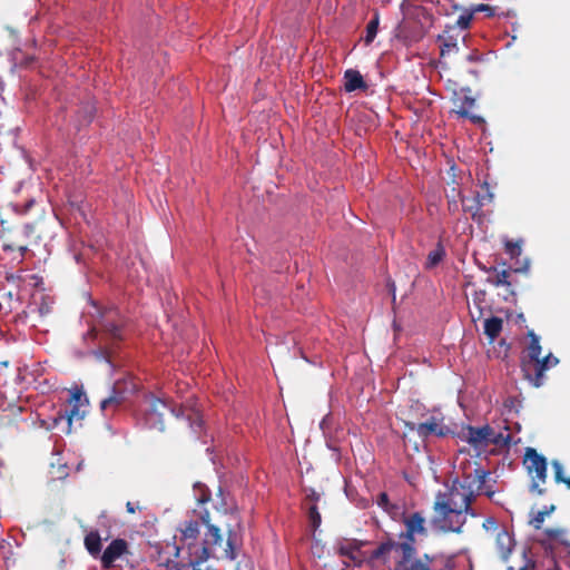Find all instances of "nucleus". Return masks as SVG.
<instances>
[{
	"label": "nucleus",
	"instance_id": "f8f14e48",
	"mask_svg": "<svg viewBox=\"0 0 570 570\" xmlns=\"http://www.w3.org/2000/svg\"><path fill=\"white\" fill-rule=\"evenodd\" d=\"M124 325L125 318L116 307H110L100 315L99 326L108 332L114 338L120 340L122 337Z\"/></svg>",
	"mask_w": 570,
	"mask_h": 570
},
{
	"label": "nucleus",
	"instance_id": "4468645a",
	"mask_svg": "<svg viewBox=\"0 0 570 570\" xmlns=\"http://www.w3.org/2000/svg\"><path fill=\"white\" fill-rule=\"evenodd\" d=\"M478 183L471 188V199L475 202V210L473 212V207H468L466 210L472 212V216L475 217L476 212L487 204H490L493 200V193L491 191V187L488 180H476Z\"/></svg>",
	"mask_w": 570,
	"mask_h": 570
},
{
	"label": "nucleus",
	"instance_id": "9d476101",
	"mask_svg": "<svg viewBox=\"0 0 570 570\" xmlns=\"http://www.w3.org/2000/svg\"><path fill=\"white\" fill-rule=\"evenodd\" d=\"M488 475L489 471L478 466L474 469L473 473H464L461 481L455 480L454 482H456V485L464 492H472V499L474 500L483 489Z\"/></svg>",
	"mask_w": 570,
	"mask_h": 570
},
{
	"label": "nucleus",
	"instance_id": "20e7f679",
	"mask_svg": "<svg viewBox=\"0 0 570 570\" xmlns=\"http://www.w3.org/2000/svg\"><path fill=\"white\" fill-rule=\"evenodd\" d=\"M137 391V384L131 379L117 380L109 396L100 401V409L105 415L117 411Z\"/></svg>",
	"mask_w": 570,
	"mask_h": 570
},
{
	"label": "nucleus",
	"instance_id": "a878e982",
	"mask_svg": "<svg viewBox=\"0 0 570 570\" xmlns=\"http://www.w3.org/2000/svg\"><path fill=\"white\" fill-rule=\"evenodd\" d=\"M511 436L509 433L497 432L493 428H491V436L489 438V445L493 444L495 446H508L510 444Z\"/></svg>",
	"mask_w": 570,
	"mask_h": 570
},
{
	"label": "nucleus",
	"instance_id": "de8ad7c7",
	"mask_svg": "<svg viewBox=\"0 0 570 570\" xmlns=\"http://www.w3.org/2000/svg\"><path fill=\"white\" fill-rule=\"evenodd\" d=\"M81 397H82V394L80 392L73 394V399L76 401V404L79 405V406L81 405Z\"/></svg>",
	"mask_w": 570,
	"mask_h": 570
},
{
	"label": "nucleus",
	"instance_id": "3c124183",
	"mask_svg": "<svg viewBox=\"0 0 570 570\" xmlns=\"http://www.w3.org/2000/svg\"><path fill=\"white\" fill-rule=\"evenodd\" d=\"M461 199H462L463 205L466 206L465 204L470 199V196L462 195Z\"/></svg>",
	"mask_w": 570,
	"mask_h": 570
},
{
	"label": "nucleus",
	"instance_id": "aec40b11",
	"mask_svg": "<svg viewBox=\"0 0 570 570\" xmlns=\"http://www.w3.org/2000/svg\"><path fill=\"white\" fill-rule=\"evenodd\" d=\"M85 416V412L80 411V406L75 404L69 412H66L65 414H59L57 417L53 419L52 424L48 426V429L56 428L59 423L67 421L68 429L67 432H70V425L73 420H82Z\"/></svg>",
	"mask_w": 570,
	"mask_h": 570
},
{
	"label": "nucleus",
	"instance_id": "72a5a7b5",
	"mask_svg": "<svg viewBox=\"0 0 570 570\" xmlns=\"http://www.w3.org/2000/svg\"><path fill=\"white\" fill-rule=\"evenodd\" d=\"M187 420L189 422V426L194 432H197L203 426V420L197 411H193L190 414H188Z\"/></svg>",
	"mask_w": 570,
	"mask_h": 570
},
{
	"label": "nucleus",
	"instance_id": "9b49d317",
	"mask_svg": "<svg viewBox=\"0 0 570 570\" xmlns=\"http://www.w3.org/2000/svg\"><path fill=\"white\" fill-rule=\"evenodd\" d=\"M403 522L406 530L400 533L401 543H411L415 547V535L426 533L425 519L420 512H414L405 517Z\"/></svg>",
	"mask_w": 570,
	"mask_h": 570
},
{
	"label": "nucleus",
	"instance_id": "bb28decb",
	"mask_svg": "<svg viewBox=\"0 0 570 570\" xmlns=\"http://www.w3.org/2000/svg\"><path fill=\"white\" fill-rule=\"evenodd\" d=\"M379 22H380L379 13H375L373 19H371V21L366 26V35L364 38V41L366 45L372 43L373 40L375 39V37L377 35V30H379Z\"/></svg>",
	"mask_w": 570,
	"mask_h": 570
},
{
	"label": "nucleus",
	"instance_id": "2eb2a0df",
	"mask_svg": "<svg viewBox=\"0 0 570 570\" xmlns=\"http://www.w3.org/2000/svg\"><path fill=\"white\" fill-rule=\"evenodd\" d=\"M127 551V542L124 539L112 540L102 552L100 560L104 569H110L114 563Z\"/></svg>",
	"mask_w": 570,
	"mask_h": 570
},
{
	"label": "nucleus",
	"instance_id": "a18cd8bd",
	"mask_svg": "<svg viewBox=\"0 0 570 570\" xmlns=\"http://www.w3.org/2000/svg\"><path fill=\"white\" fill-rule=\"evenodd\" d=\"M466 60H468L469 62H475V61H479V60H480V58H479V56H476L475 53H470V55L466 57Z\"/></svg>",
	"mask_w": 570,
	"mask_h": 570
},
{
	"label": "nucleus",
	"instance_id": "603ef678",
	"mask_svg": "<svg viewBox=\"0 0 570 570\" xmlns=\"http://www.w3.org/2000/svg\"><path fill=\"white\" fill-rule=\"evenodd\" d=\"M485 494L489 497V498H492V495L494 494L493 491H487Z\"/></svg>",
	"mask_w": 570,
	"mask_h": 570
},
{
	"label": "nucleus",
	"instance_id": "6e6552de",
	"mask_svg": "<svg viewBox=\"0 0 570 570\" xmlns=\"http://www.w3.org/2000/svg\"><path fill=\"white\" fill-rule=\"evenodd\" d=\"M367 541L357 539H338L335 543L336 551L342 556L348 558L355 566H361L365 562V550L363 547Z\"/></svg>",
	"mask_w": 570,
	"mask_h": 570
},
{
	"label": "nucleus",
	"instance_id": "79ce46f5",
	"mask_svg": "<svg viewBox=\"0 0 570 570\" xmlns=\"http://www.w3.org/2000/svg\"><path fill=\"white\" fill-rule=\"evenodd\" d=\"M478 11H487L489 12L490 14H492V8L488 4H479Z\"/></svg>",
	"mask_w": 570,
	"mask_h": 570
},
{
	"label": "nucleus",
	"instance_id": "49530a36",
	"mask_svg": "<svg viewBox=\"0 0 570 570\" xmlns=\"http://www.w3.org/2000/svg\"><path fill=\"white\" fill-rule=\"evenodd\" d=\"M463 105H466L469 108H471L474 105V99L470 98V97H465L464 101H463Z\"/></svg>",
	"mask_w": 570,
	"mask_h": 570
},
{
	"label": "nucleus",
	"instance_id": "6ab92c4d",
	"mask_svg": "<svg viewBox=\"0 0 570 570\" xmlns=\"http://www.w3.org/2000/svg\"><path fill=\"white\" fill-rule=\"evenodd\" d=\"M503 328V321L501 317L491 316L484 321L483 331L490 343H493Z\"/></svg>",
	"mask_w": 570,
	"mask_h": 570
},
{
	"label": "nucleus",
	"instance_id": "39448f33",
	"mask_svg": "<svg viewBox=\"0 0 570 570\" xmlns=\"http://www.w3.org/2000/svg\"><path fill=\"white\" fill-rule=\"evenodd\" d=\"M148 407L144 414V424L149 429L158 431L164 430V414L166 411H170L176 417L185 416L183 409H175L169 406L164 400L158 399L154 395L147 399Z\"/></svg>",
	"mask_w": 570,
	"mask_h": 570
},
{
	"label": "nucleus",
	"instance_id": "7c9ffc66",
	"mask_svg": "<svg viewBox=\"0 0 570 570\" xmlns=\"http://www.w3.org/2000/svg\"><path fill=\"white\" fill-rule=\"evenodd\" d=\"M544 533L557 541H559L561 544L569 546L570 542L564 539V535L567 534V531L563 529H546Z\"/></svg>",
	"mask_w": 570,
	"mask_h": 570
},
{
	"label": "nucleus",
	"instance_id": "412c9836",
	"mask_svg": "<svg viewBox=\"0 0 570 570\" xmlns=\"http://www.w3.org/2000/svg\"><path fill=\"white\" fill-rule=\"evenodd\" d=\"M376 504L385 511L392 519H396L400 514V507L391 503L389 495L385 492H381L376 498Z\"/></svg>",
	"mask_w": 570,
	"mask_h": 570
},
{
	"label": "nucleus",
	"instance_id": "7ed1b4c3",
	"mask_svg": "<svg viewBox=\"0 0 570 570\" xmlns=\"http://www.w3.org/2000/svg\"><path fill=\"white\" fill-rule=\"evenodd\" d=\"M399 548L400 557L395 562L394 570H443V567L449 563L443 557L428 553L417 558L416 548L411 543H402Z\"/></svg>",
	"mask_w": 570,
	"mask_h": 570
},
{
	"label": "nucleus",
	"instance_id": "473e14b6",
	"mask_svg": "<svg viewBox=\"0 0 570 570\" xmlns=\"http://www.w3.org/2000/svg\"><path fill=\"white\" fill-rule=\"evenodd\" d=\"M510 274L508 271L503 269L501 272H498L495 276L492 278L491 283L495 286H509Z\"/></svg>",
	"mask_w": 570,
	"mask_h": 570
},
{
	"label": "nucleus",
	"instance_id": "ea45409f",
	"mask_svg": "<svg viewBox=\"0 0 570 570\" xmlns=\"http://www.w3.org/2000/svg\"><path fill=\"white\" fill-rule=\"evenodd\" d=\"M459 114L463 117H470L473 122L482 121V118L480 116H470L468 110L461 109Z\"/></svg>",
	"mask_w": 570,
	"mask_h": 570
},
{
	"label": "nucleus",
	"instance_id": "e433bc0d",
	"mask_svg": "<svg viewBox=\"0 0 570 570\" xmlns=\"http://www.w3.org/2000/svg\"><path fill=\"white\" fill-rule=\"evenodd\" d=\"M471 20H472L471 13H463L458 18L456 26L460 29H466L470 26Z\"/></svg>",
	"mask_w": 570,
	"mask_h": 570
},
{
	"label": "nucleus",
	"instance_id": "f257e3e1",
	"mask_svg": "<svg viewBox=\"0 0 570 570\" xmlns=\"http://www.w3.org/2000/svg\"><path fill=\"white\" fill-rule=\"evenodd\" d=\"M202 523L206 527L204 538L198 541L199 522L186 521L181 528V541L188 549L189 563L200 566L210 558L235 560L238 554L242 541L236 531L229 530L225 546L219 528L209 522V513L200 514Z\"/></svg>",
	"mask_w": 570,
	"mask_h": 570
},
{
	"label": "nucleus",
	"instance_id": "5701e85b",
	"mask_svg": "<svg viewBox=\"0 0 570 570\" xmlns=\"http://www.w3.org/2000/svg\"><path fill=\"white\" fill-rule=\"evenodd\" d=\"M446 252L441 242H439L433 250L428 255L425 267L433 268L439 265L445 257Z\"/></svg>",
	"mask_w": 570,
	"mask_h": 570
},
{
	"label": "nucleus",
	"instance_id": "2f4dec72",
	"mask_svg": "<svg viewBox=\"0 0 570 570\" xmlns=\"http://www.w3.org/2000/svg\"><path fill=\"white\" fill-rule=\"evenodd\" d=\"M505 253L511 257H518L521 255V240L513 242V240H505Z\"/></svg>",
	"mask_w": 570,
	"mask_h": 570
},
{
	"label": "nucleus",
	"instance_id": "f3484780",
	"mask_svg": "<svg viewBox=\"0 0 570 570\" xmlns=\"http://www.w3.org/2000/svg\"><path fill=\"white\" fill-rule=\"evenodd\" d=\"M33 305L35 307L31 308V313L36 312L39 316L43 317L52 312L55 299L50 295L40 294L35 297Z\"/></svg>",
	"mask_w": 570,
	"mask_h": 570
},
{
	"label": "nucleus",
	"instance_id": "8fccbe9b",
	"mask_svg": "<svg viewBox=\"0 0 570 570\" xmlns=\"http://www.w3.org/2000/svg\"><path fill=\"white\" fill-rule=\"evenodd\" d=\"M24 187V184L20 181L17 187L14 188V191H20Z\"/></svg>",
	"mask_w": 570,
	"mask_h": 570
},
{
	"label": "nucleus",
	"instance_id": "4be33fe9",
	"mask_svg": "<svg viewBox=\"0 0 570 570\" xmlns=\"http://www.w3.org/2000/svg\"><path fill=\"white\" fill-rule=\"evenodd\" d=\"M528 336L530 338V343L527 347V353L530 362L534 363L540 358L542 350L540 345V338L533 331H529Z\"/></svg>",
	"mask_w": 570,
	"mask_h": 570
},
{
	"label": "nucleus",
	"instance_id": "c03bdc74",
	"mask_svg": "<svg viewBox=\"0 0 570 570\" xmlns=\"http://www.w3.org/2000/svg\"><path fill=\"white\" fill-rule=\"evenodd\" d=\"M126 508L129 513H134L136 511L137 505H135V503L132 502H127Z\"/></svg>",
	"mask_w": 570,
	"mask_h": 570
},
{
	"label": "nucleus",
	"instance_id": "ddd939ff",
	"mask_svg": "<svg viewBox=\"0 0 570 570\" xmlns=\"http://www.w3.org/2000/svg\"><path fill=\"white\" fill-rule=\"evenodd\" d=\"M400 544L402 543L393 540L381 542L379 547L371 552L365 551V562L372 567H374L376 563L387 564L390 562V554L392 551H395L400 554Z\"/></svg>",
	"mask_w": 570,
	"mask_h": 570
},
{
	"label": "nucleus",
	"instance_id": "c85d7f7f",
	"mask_svg": "<svg viewBox=\"0 0 570 570\" xmlns=\"http://www.w3.org/2000/svg\"><path fill=\"white\" fill-rule=\"evenodd\" d=\"M552 468L554 471V480L557 483H566L567 488L570 489V476L566 478L563 475V466L558 460L552 461Z\"/></svg>",
	"mask_w": 570,
	"mask_h": 570
},
{
	"label": "nucleus",
	"instance_id": "c756f323",
	"mask_svg": "<svg viewBox=\"0 0 570 570\" xmlns=\"http://www.w3.org/2000/svg\"><path fill=\"white\" fill-rule=\"evenodd\" d=\"M194 492H195L196 500L199 503H206V502H208L210 500V492H209V490L207 489L206 485H204L202 483H195Z\"/></svg>",
	"mask_w": 570,
	"mask_h": 570
},
{
	"label": "nucleus",
	"instance_id": "cd10ccee",
	"mask_svg": "<svg viewBox=\"0 0 570 570\" xmlns=\"http://www.w3.org/2000/svg\"><path fill=\"white\" fill-rule=\"evenodd\" d=\"M554 511V505L544 507L543 510L538 511L533 518L531 519L530 523L535 528L540 529L542 523L544 522V518L547 515H550Z\"/></svg>",
	"mask_w": 570,
	"mask_h": 570
},
{
	"label": "nucleus",
	"instance_id": "0eeeda50",
	"mask_svg": "<svg viewBox=\"0 0 570 570\" xmlns=\"http://www.w3.org/2000/svg\"><path fill=\"white\" fill-rule=\"evenodd\" d=\"M419 438L426 440L431 436L445 438L452 433L451 429L444 423V416L441 413L432 414L426 421L411 426Z\"/></svg>",
	"mask_w": 570,
	"mask_h": 570
},
{
	"label": "nucleus",
	"instance_id": "a19ab883",
	"mask_svg": "<svg viewBox=\"0 0 570 570\" xmlns=\"http://www.w3.org/2000/svg\"><path fill=\"white\" fill-rule=\"evenodd\" d=\"M36 203V198L35 197H30L27 199L26 204H24V209H23V213L28 212Z\"/></svg>",
	"mask_w": 570,
	"mask_h": 570
},
{
	"label": "nucleus",
	"instance_id": "37998d69",
	"mask_svg": "<svg viewBox=\"0 0 570 570\" xmlns=\"http://www.w3.org/2000/svg\"><path fill=\"white\" fill-rule=\"evenodd\" d=\"M24 234L29 236L31 233H33V226L31 224H27L23 227Z\"/></svg>",
	"mask_w": 570,
	"mask_h": 570
},
{
	"label": "nucleus",
	"instance_id": "09e8293b",
	"mask_svg": "<svg viewBox=\"0 0 570 570\" xmlns=\"http://www.w3.org/2000/svg\"><path fill=\"white\" fill-rule=\"evenodd\" d=\"M19 252H20L21 256H23L28 252V247L27 246H20L19 247Z\"/></svg>",
	"mask_w": 570,
	"mask_h": 570
},
{
	"label": "nucleus",
	"instance_id": "393cba45",
	"mask_svg": "<svg viewBox=\"0 0 570 570\" xmlns=\"http://www.w3.org/2000/svg\"><path fill=\"white\" fill-rule=\"evenodd\" d=\"M85 546L92 557H97L101 552V539L97 532H90L85 538Z\"/></svg>",
	"mask_w": 570,
	"mask_h": 570
},
{
	"label": "nucleus",
	"instance_id": "58836bf2",
	"mask_svg": "<svg viewBox=\"0 0 570 570\" xmlns=\"http://www.w3.org/2000/svg\"><path fill=\"white\" fill-rule=\"evenodd\" d=\"M497 520L494 518H488L484 523H483V528L489 530V529H493V528H497Z\"/></svg>",
	"mask_w": 570,
	"mask_h": 570
},
{
	"label": "nucleus",
	"instance_id": "f03ea898",
	"mask_svg": "<svg viewBox=\"0 0 570 570\" xmlns=\"http://www.w3.org/2000/svg\"><path fill=\"white\" fill-rule=\"evenodd\" d=\"M472 492H464L456 482L444 492H439L434 501L433 525L444 532H461L466 517H476L472 509Z\"/></svg>",
	"mask_w": 570,
	"mask_h": 570
},
{
	"label": "nucleus",
	"instance_id": "423d86ee",
	"mask_svg": "<svg viewBox=\"0 0 570 570\" xmlns=\"http://www.w3.org/2000/svg\"><path fill=\"white\" fill-rule=\"evenodd\" d=\"M524 464L529 474L533 479L531 490L537 491L539 494H543L544 491L543 489L539 488V484L544 483L547 480L546 458L540 455L533 448H527L524 454Z\"/></svg>",
	"mask_w": 570,
	"mask_h": 570
},
{
	"label": "nucleus",
	"instance_id": "dca6fc26",
	"mask_svg": "<svg viewBox=\"0 0 570 570\" xmlns=\"http://www.w3.org/2000/svg\"><path fill=\"white\" fill-rule=\"evenodd\" d=\"M558 363L559 360L551 353L543 358H539L537 362H534V375L531 376L528 374V379L535 387H540L544 383V372L556 366Z\"/></svg>",
	"mask_w": 570,
	"mask_h": 570
},
{
	"label": "nucleus",
	"instance_id": "f704fd0d",
	"mask_svg": "<svg viewBox=\"0 0 570 570\" xmlns=\"http://www.w3.org/2000/svg\"><path fill=\"white\" fill-rule=\"evenodd\" d=\"M522 559H523L522 566H520L518 569H515L514 567L510 566L508 568V570H535V562L531 558L528 557V551L527 550H523Z\"/></svg>",
	"mask_w": 570,
	"mask_h": 570
},
{
	"label": "nucleus",
	"instance_id": "a211bd4d",
	"mask_svg": "<svg viewBox=\"0 0 570 570\" xmlns=\"http://www.w3.org/2000/svg\"><path fill=\"white\" fill-rule=\"evenodd\" d=\"M345 85L344 88L347 92H352L358 89H365L366 83L362 75L357 70L348 69L344 73Z\"/></svg>",
	"mask_w": 570,
	"mask_h": 570
},
{
	"label": "nucleus",
	"instance_id": "1a4fd4ad",
	"mask_svg": "<svg viewBox=\"0 0 570 570\" xmlns=\"http://www.w3.org/2000/svg\"><path fill=\"white\" fill-rule=\"evenodd\" d=\"M491 436V426H472L466 425L462 429L461 438L468 442L478 453L483 452L489 446V438Z\"/></svg>",
	"mask_w": 570,
	"mask_h": 570
},
{
	"label": "nucleus",
	"instance_id": "c9c22d12",
	"mask_svg": "<svg viewBox=\"0 0 570 570\" xmlns=\"http://www.w3.org/2000/svg\"><path fill=\"white\" fill-rule=\"evenodd\" d=\"M308 517L312 523V527L316 529L321 524V514L317 510L316 505H312L308 510Z\"/></svg>",
	"mask_w": 570,
	"mask_h": 570
},
{
	"label": "nucleus",
	"instance_id": "b1692460",
	"mask_svg": "<svg viewBox=\"0 0 570 570\" xmlns=\"http://www.w3.org/2000/svg\"><path fill=\"white\" fill-rule=\"evenodd\" d=\"M497 546L502 556L505 558L512 550L513 539L505 530H501L497 534Z\"/></svg>",
	"mask_w": 570,
	"mask_h": 570
},
{
	"label": "nucleus",
	"instance_id": "4c0bfd02",
	"mask_svg": "<svg viewBox=\"0 0 570 570\" xmlns=\"http://www.w3.org/2000/svg\"><path fill=\"white\" fill-rule=\"evenodd\" d=\"M452 49L458 50V46L455 42H444L441 48V55H445L446 52H450Z\"/></svg>",
	"mask_w": 570,
	"mask_h": 570
}]
</instances>
